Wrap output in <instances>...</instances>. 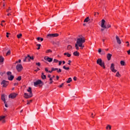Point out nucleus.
<instances>
[{
    "label": "nucleus",
    "mask_w": 130,
    "mask_h": 130,
    "mask_svg": "<svg viewBox=\"0 0 130 130\" xmlns=\"http://www.w3.org/2000/svg\"><path fill=\"white\" fill-rule=\"evenodd\" d=\"M85 41L86 40H85V38L82 36H79V38L77 39L76 44L78 45L79 47H81L82 49H83L84 47V46L83 45V44L85 43Z\"/></svg>",
    "instance_id": "1"
},
{
    "label": "nucleus",
    "mask_w": 130,
    "mask_h": 130,
    "mask_svg": "<svg viewBox=\"0 0 130 130\" xmlns=\"http://www.w3.org/2000/svg\"><path fill=\"white\" fill-rule=\"evenodd\" d=\"M27 92L29 93V94H28L27 93H24V98L26 99H28V98H31L33 96V94L32 93V88L31 87H28V89L27 90Z\"/></svg>",
    "instance_id": "2"
},
{
    "label": "nucleus",
    "mask_w": 130,
    "mask_h": 130,
    "mask_svg": "<svg viewBox=\"0 0 130 130\" xmlns=\"http://www.w3.org/2000/svg\"><path fill=\"white\" fill-rule=\"evenodd\" d=\"M96 63H98V64H99V66H100L104 69H105V66H104V61H102V59L101 58H99L97 60Z\"/></svg>",
    "instance_id": "3"
},
{
    "label": "nucleus",
    "mask_w": 130,
    "mask_h": 130,
    "mask_svg": "<svg viewBox=\"0 0 130 130\" xmlns=\"http://www.w3.org/2000/svg\"><path fill=\"white\" fill-rule=\"evenodd\" d=\"M59 35L58 34H49L47 35V38H48V39H51V38L58 37Z\"/></svg>",
    "instance_id": "4"
},
{
    "label": "nucleus",
    "mask_w": 130,
    "mask_h": 130,
    "mask_svg": "<svg viewBox=\"0 0 130 130\" xmlns=\"http://www.w3.org/2000/svg\"><path fill=\"white\" fill-rule=\"evenodd\" d=\"M101 26L102 28H103L101 29V31H104L105 30V29H107V26H106V25H105V20L104 19L102 20V23H101Z\"/></svg>",
    "instance_id": "5"
},
{
    "label": "nucleus",
    "mask_w": 130,
    "mask_h": 130,
    "mask_svg": "<svg viewBox=\"0 0 130 130\" xmlns=\"http://www.w3.org/2000/svg\"><path fill=\"white\" fill-rule=\"evenodd\" d=\"M7 74L8 80H9V81H13V80H14V77L13 75H12V72H8Z\"/></svg>",
    "instance_id": "6"
},
{
    "label": "nucleus",
    "mask_w": 130,
    "mask_h": 130,
    "mask_svg": "<svg viewBox=\"0 0 130 130\" xmlns=\"http://www.w3.org/2000/svg\"><path fill=\"white\" fill-rule=\"evenodd\" d=\"M16 69L17 72H21V71H22V70H23V67L22 66V64H18L16 66Z\"/></svg>",
    "instance_id": "7"
},
{
    "label": "nucleus",
    "mask_w": 130,
    "mask_h": 130,
    "mask_svg": "<svg viewBox=\"0 0 130 130\" xmlns=\"http://www.w3.org/2000/svg\"><path fill=\"white\" fill-rule=\"evenodd\" d=\"M8 84H9V81H7L5 80H3L1 83V84L3 85V87H4V88H6L7 86H8Z\"/></svg>",
    "instance_id": "8"
},
{
    "label": "nucleus",
    "mask_w": 130,
    "mask_h": 130,
    "mask_svg": "<svg viewBox=\"0 0 130 130\" xmlns=\"http://www.w3.org/2000/svg\"><path fill=\"white\" fill-rule=\"evenodd\" d=\"M18 96V94L16 93H12L9 95V98H11L12 99H14L16 98Z\"/></svg>",
    "instance_id": "9"
},
{
    "label": "nucleus",
    "mask_w": 130,
    "mask_h": 130,
    "mask_svg": "<svg viewBox=\"0 0 130 130\" xmlns=\"http://www.w3.org/2000/svg\"><path fill=\"white\" fill-rule=\"evenodd\" d=\"M114 69H115L114 63H112L111 64V67H110L111 71H112V72H113V73H116V72H117V71Z\"/></svg>",
    "instance_id": "10"
},
{
    "label": "nucleus",
    "mask_w": 130,
    "mask_h": 130,
    "mask_svg": "<svg viewBox=\"0 0 130 130\" xmlns=\"http://www.w3.org/2000/svg\"><path fill=\"white\" fill-rule=\"evenodd\" d=\"M34 86L35 87H37V86H38V85H40V84H42V81L40 80H38L37 81L35 82L34 83Z\"/></svg>",
    "instance_id": "11"
},
{
    "label": "nucleus",
    "mask_w": 130,
    "mask_h": 130,
    "mask_svg": "<svg viewBox=\"0 0 130 130\" xmlns=\"http://www.w3.org/2000/svg\"><path fill=\"white\" fill-rule=\"evenodd\" d=\"M44 59L45 60H47V61H48V62H51V61L53 60L52 58H50L49 57H45Z\"/></svg>",
    "instance_id": "12"
},
{
    "label": "nucleus",
    "mask_w": 130,
    "mask_h": 130,
    "mask_svg": "<svg viewBox=\"0 0 130 130\" xmlns=\"http://www.w3.org/2000/svg\"><path fill=\"white\" fill-rule=\"evenodd\" d=\"M5 118H6V116H0V121H2L3 123H5L6 122V120H5Z\"/></svg>",
    "instance_id": "13"
},
{
    "label": "nucleus",
    "mask_w": 130,
    "mask_h": 130,
    "mask_svg": "<svg viewBox=\"0 0 130 130\" xmlns=\"http://www.w3.org/2000/svg\"><path fill=\"white\" fill-rule=\"evenodd\" d=\"M27 60H28L30 61V55H27V56H25L24 59L23 60V61L25 62V61H27Z\"/></svg>",
    "instance_id": "14"
},
{
    "label": "nucleus",
    "mask_w": 130,
    "mask_h": 130,
    "mask_svg": "<svg viewBox=\"0 0 130 130\" xmlns=\"http://www.w3.org/2000/svg\"><path fill=\"white\" fill-rule=\"evenodd\" d=\"M116 39L118 44H121V41H120V39H119V37H118V36H116Z\"/></svg>",
    "instance_id": "15"
},
{
    "label": "nucleus",
    "mask_w": 130,
    "mask_h": 130,
    "mask_svg": "<svg viewBox=\"0 0 130 130\" xmlns=\"http://www.w3.org/2000/svg\"><path fill=\"white\" fill-rule=\"evenodd\" d=\"M112 56V54H110V53H108L107 55V58L108 60H110L111 59V57Z\"/></svg>",
    "instance_id": "16"
},
{
    "label": "nucleus",
    "mask_w": 130,
    "mask_h": 130,
    "mask_svg": "<svg viewBox=\"0 0 130 130\" xmlns=\"http://www.w3.org/2000/svg\"><path fill=\"white\" fill-rule=\"evenodd\" d=\"M57 70H58V69L57 68H51V71H49L48 73H52V72L54 71H57Z\"/></svg>",
    "instance_id": "17"
},
{
    "label": "nucleus",
    "mask_w": 130,
    "mask_h": 130,
    "mask_svg": "<svg viewBox=\"0 0 130 130\" xmlns=\"http://www.w3.org/2000/svg\"><path fill=\"white\" fill-rule=\"evenodd\" d=\"M1 99H2V100H3V101L4 102V103H6V99L5 98V94L2 95Z\"/></svg>",
    "instance_id": "18"
},
{
    "label": "nucleus",
    "mask_w": 130,
    "mask_h": 130,
    "mask_svg": "<svg viewBox=\"0 0 130 130\" xmlns=\"http://www.w3.org/2000/svg\"><path fill=\"white\" fill-rule=\"evenodd\" d=\"M73 55H74L75 56H79L80 53L78 51H75L73 53Z\"/></svg>",
    "instance_id": "19"
},
{
    "label": "nucleus",
    "mask_w": 130,
    "mask_h": 130,
    "mask_svg": "<svg viewBox=\"0 0 130 130\" xmlns=\"http://www.w3.org/2000/svg\"><path fill=\"white\" fill-rule=\"evenodd\" d=\"M42 79H43V80H45V79H46V75H44V73H42Z\"/></svg>",
    "instance_id": "20"
},
{
    "label": "nucleus",
    "mask_w": 130,
    "mask_h": 130,
    "mask_svg": "<svg viewBox=\"0 0 130 130\" xmlns=\"http://www.w3.org/2000/svg\"><path fill=\"white\" fill-rule=\"evenodd\" d=\"M64 55H67L68 57H71V56H72V55L70 54L69 52L64 53Z\"/></svg>",
    "instance_id": "21"
},
{
    "label": "nucleus",
    "mask_w": 130,
    "mask_h": 130,
    "mask_svg": "<svg viewBox=\"0 0 130 130\" xmlns=\"http://www.w3.org/2000/svg\"><path fill=\"white\" fill-rule=\"evenodd\" d=\"M89 21H90V18H89V17H86L85 19L84 22H86V23L89 22Z\"/></svg>",
    "instance_id": "22"
},
{
    "label": "nucleus",
    "mask_w": 130,
    "mask_h": 130,
    "mask_svg": "<svg viewBox=\"0 0 130 130\" xmlns=\"http://www.w3.org/2000/svg\"><path fill=\"white\" fill-rule=\"evenodd\" d=\"M72 49H73V47H72V46H71V45L68 46V47H67L68 50H72Z\"/></svg>",
    "instance_id": "23"
},
{
    "label": "nucleus",
    "mask_w": 130,
    "mask_h": 130,
    "mask_svg": "<svg viewBox=\"0 0 130 130\" xmlns=\"http://www.w3.org/2000/svg\"><path fill=\"white\" fill-rule=\"evenodd\" d=\"M72 81V78H69L68 79V80L67 81V83L68 84H70V83Z\"/></svg>",
    "instance_id": "24"
},
{
    "label": "nucleus",
    "mask_w": 130,
    "mask_h": 130,
    "mask_svg": "<svg viewBox=\"0 0 130 130\" xmlns=\"http://www.w3.org/2000/svg\"><path fill=\"white\" fill-rule=\"evenodd\" d=\"M5 58L3 56H0V62H4V60Z\"/></svg>",
    "instance_id": "25"
},
{
    "label": "nucleus",
    "mask_w": 130,
    "mask_h": 130,
    "mask_svg": "<svg viewBox=\"0 0 130 130\" xmlns=\"http://www.w3.org/2000/svg\"><path fill=\"white\" fill-rule=\"evenodd\" d=\"M7 50H9V48L8 47H6L4 49L3 53H5L7 51Z\"/></svg>",
    "instance_id": "26"
},
{
    "label": "nucleus",
    "mask_w": 130,
    "mask_h": 130,
    "mask_svg": "<svg viewBox=\"0 0 130 130\" xmlns=\"http://www.w3.org/2000/svg\"><path fill=\"white\" fill-rule=\"evenodd\" d=\"M10 54H11V51L9 50L6 53V56H8V55H10Z\"/></svg>",
    "instance_id": "27"
},
{
    "label": "nucleus",
    "mask_w": 130,
    "mask_h": 130,
    "mask_svg": "<svg viewBox=\"0 0 130 130\" xmlns=\"http://www.w3.org/2000/svg\"><path fill=\"white\" fill-rule=\"evenodd\" d=\"M63 69H64V70H66V71H69V70H70V68L66 67V66H63Z\"/></svg>",
    "instance_id": "28"
},
{
    "label": "nucleus",
    "mask_w": 130,
    "mask_h": 130,
    "mask_svg": "<svg viewBox=\"0 0 130 130\" xmlns=\"http://www.w3.org/2000/svg\"><path fill=\"white\" fill-rule=\"evenodd\" d=\"M16 80L17 81H21V80H22V77L21 76H19L17 79Z\"/></svg>",
    "instance_id": "29"
},
{
    "label": "nucleus",
    "mask_w": 130,
    "mask_h": 130,
    "mask_svg": "<svg viewBox=\"0 0 130 130\" xmlns=\"http://www.w3.org/2000/svg\"><path fill=\"white\" fill-rule=\"evenodd\" d=\"M75 47L77 50H79V45H78V44H75Z\"/></svg>",
    "instance_id": "30"
},
{
    "label": "nucleus",
    "mask_w": 130,
    "mask_h": 130,
    "mask_svg": "<svg viewBox=\"0 0 130 130\" xmlns=\"http://www.w3.org/2000/svg\"><path fill=\"white\" fill-rule=\"evenodd\" d=\"M37 46H38L37 49H38V50H39V49H40V46H41V44H37Z\"/></svg>",
    "instance_id": "31"
},
{
    "label": "nucleus",
    "mask_w": 130,
    "mask_h": 130,
    "mask_svg": "<svg viewBox=\"0 0 130 130\" xmlns=\"http://www.w3.org/2000/svg\"><path fill=\"white\" fill-rule=\"evenodd\" d=\"M125 63V62H124V61H120V64H121V66H124Z\"/></svg>",
    "instance_id": "32"
},
{
    "label": "nucleus",
    "mask_w": 130,
    "mask_h": 130,
    "mask_svg": "<svg viewBox=\"0 0 130 130\" xmlns=\"http://www.w3.org/2000/svg\"><path fill=\"white\" fill-rule=\"evenodd\" d=\"M21 36H22V34H19L17 35V38L20 39L21 38Z\"/></svg>",
    "instance_id": "33"
},
{
    "label": "nucleus",
    "mask_w": 130,
    "mask_h": 130,
    "mask_svg": "<svg viewBox=\"0 0 130 130\" xmlns=\"http://www.w3.org/2000/svg\"><path fill=\"white\" fill-rule=\"evenodd\" d=\"M106 128L107 129H108V128H109V129H111V126H110V125H108L106 127Z\"/></svg>",
    "instance_id": "34"
},
{
    "label": "nucleus",
    "mask_w": 130,
    "mask_h": 130,
    "mask_svg": "<svg viewBox=\"0 0 130 130\" xmlns=\"http://www.w3.org/2000/svg\"><path fill=\"white\" fill-rule=\"evenodd\" d=\"M116 77H120V74H119V72H117L116 74Z\"/></svg>",
    "instance_id": "35"
},
{
    "label": "nucleus",
    "mask_w": 130,
    "mask_h": 130,
    "mask_svg": "<svg viewBox=\"0 0 130 130\" xmlns=\"http://www.w3.org/2000/svg\"><path fill=\"white\" fill-rule=\"evenodd\" d=\"M46 53H49V52H52V51L50 49H49V50H47L46 51Z\"/></svg>",
    "instance_id": "36"
},
{
    "label": "nucleus",
    "mask_w": 130,
    "mask_h": 130,
    "mask_svg": "<svg viewBox=\"0 0 130 130\" xmlns=\"http://www.w3.org/2000/svg\"><path fill=\"white\" fill-rule=\"evenodd\" d=\"M101 55H105V52L104 51H102V53H101Z\"/></svg>",
    "instance_id": "37"
},
{
    "label": "nucleus",
    "mask_w": 130,
    "mask_h": 130,
    "mask_svg": "<svg viewBox=\"0 0 130 130\" xmlns=\"http://www.w3.org/2000/svg\"><path fill=\"white\" fill-rule=\"evenodd\" d=\"M98 52L101 54V52H102V50L101 49H99Z\"/></svg>",
    "instance_id": "38"
},
{
    "label": "nucleus",
    "mask_w": 130,
    "mask_h": 130,
    "mask_svg": "<svg viewBox=\"0 0 130 130\" xmlns=\"http://www.w3.org/2000/svg\"><path fill=\"white\" fill-rule=\"evenodd\" d=\"M36 64L37 65V66H38V67H40V66H41V64H40V62H36Z\"/></svg>",
    "instance_id": "39"
},
{
    "label": "nucleus",
    "mask_w": 130,
    "mask_h": 130,
    "mask_svg": "<svg viewBox=\"0 0 130 130\" xmlns=\"http://www.w3.org/2000/svg\"><path fill=\"white\" fill-rule=\"evenodd\" d=\"M57 73H61V69H59V70H57Z\"/></svg>",
    "instance_id": "40"
},
{
    "label": "nucleus",
    "mask_w": 130,
    "mask_h": 130,
    "mask_svg": "<svg viewBox=\"0 0 130 130\" xmlns=\"http://www.w3.org/2000/svg\"><path fill=\"white\" fill-rule=\"evenodd\" d=\"M31 59L32 60H33V59H34V57L33 56H29V60Z\"/></svg>",
    "instance_id": "41"
},
{
    "label": "nucleus",
    "mask_w": 130,
    "mask_h": 130,
    "mask_svg": "<svg viewBox=\"0 0 130 130\" xmlns=\"http://www.w3.org/2000/svg\"><path fill=\"white\" fill-rule=\"evenodd\" d=\"M54 62H58V60H57L56 59H54Z\"/></svg>",
    "instance_id": "42"
},
{
    "label": "nucleus",
    "mask_w": 130,
    "mask_h": 130,
    "mask_svg": "<svg viewBox=\"0 0 130 130\" xmlns=\"http://www.w3.org/2000/svg\"><path fill=\"white\" fill-rule=\"evenodd\" d=\"M107 28H110V27H111V25L110 24H108L107 25H106Z\"/></svg>",
    "instance_id": "43"
},
{
    "label": "nucleus",
    "mask_w": 130,
    "mask_h": 130,
    "mask_svg": "<svg viewBox=\"0 0 130 130\" xmlns=\"http://www.w3.org/2000/svg\"><path fill=\"white\" fill-rule=\"evenodd\" d=\"M68 61H69V63H68V64H69V66H71V62H72V61L71 60H69Z\"/></svg>",
    "instance_id": "44"
},
{
    "label": "nucleus",
    "mask_w": 130,
    "mask_h": 130,
    "mask_svg": "<svg viewBox=\"0 0 130 130\" xmlns=\"http://www.w3.org/2000/svg\"><path fill=\"white\" fill-rule=\"evenodd\" d=\"M31 102H32V100H30L29 101H27V104L28 105V104H29L30 103H31Z\"/></svg>",
    "instance_id": "45"
},
{
    "label": "nucleus",
    "mask_w": 130,
    "mask_h": 130,
    "mask_svg": "<svg viewBox=\"0 0 130 130\" xmlns=\"http://www.w3.org/2000/svg\"><path fill=\"white\" fill-rule=\"evenodd\" d=\"M9 34H10V33H9V32L6 33V37H7V38H9Z\"/></svg>",
    "instance_id": "46"
},
{
    "label": "nucleus",
    "mask_w": 130,
    "mask_h": 130,
    "mask_svg": "<svg viewBox=\"0 0 130 130\" xmlns=\"http://www.w3.org/2000/svg\"><path fill=\"white\" fill-rule=\"evenodd\" d=\"M63 84H64V83H61V85H60L59 86V88H61V87H62V86H63Z\"/></svg>",
    "instance_id": "47"
},
{
    "label": "nucleus",
    "mask_w": 130,
    "mask_h": 130,
    "mask_svg": "<svg viewBox=\"0 0 130 130\" xmlns=\"http://www.w3.org/2000/svg\"><path fill=\"white\" fill-rule=\"evenodd\" d=\"M5 105V107H7L8 108V105L7 104V103L5 102V103H4Z\"/></svg>",
    "instance_id": "48"
},
{
    "label": "nucleus",
    "mask_w": 130,
    "mask_h": 130,
    "mask_svg": "<svg viewBox=\"0 0 130 130\" xmlns=\"http://www.w3.org/2000/svg\"><path fill=\"white\" fill-rule=\"evenodd\" d=\"M10 11H11V9H10V8H9V9L6 11V12H7V13H9V12H10Z\"/></svg>",
    "instance_id": "49"
},
{
    "label": "nucleus",
    "mask_w": 130,
    "mask_h": 130,
    "mask_svg": "<svg viewBox=\"0 0 130 130\" xmlns=\"http://www.w3.org/2000/svg\"><path fill=\"white\" fill-rule=\"evenodd\" d=\"M45 72H47V73L48 72H49V71H48V69H47V68H45Z\"/></svg>",
    "instance_id": "50"
},
{
    "label": "nucleus",
    "mask_w": 130,
    "mask_h": 130,
    "mask_svg": "<svg viewBox=\"0 0 130 130\" xmlns=\"http://www.w3.org/2000/svg\"><path fill=\"white\" fill-rule=\"evenodd\" d=\"M18 62H21V59H19L18 61H16L15 63H18Z\"/></svg>",
    "instance_id": "51"
},
{
    "label": "nucleus",
    "mask_w": 130,
    "mask_h": 130,
    "mask_svg": "<svg viewBox=\"0 0 130 130\" xmlns=\"http://www.w3.org/2000/svg\"><path fill=\"white\" fill-rule=\"evenodd\" d=\"M62 63V62L61 61H59V66H60Z\"/></svg>",
    "instance_id": "52"
},
{
    "label": "nucleus",
    "mask_w": 130,
    "mask_h": 130,
    "mask_svg": "<svg viewBox=\"0 0 130 130\" xmlns=\"http://www.w3.org/2000/svg\"><path fill=\"white\" fill-rule=\"evenodd\" d=\"M41 38H40V37H38L37 38V40H38V41H39V40H40Z\"/></svg>",
    "instance_id": "53"
},
{
    "label": "nucleus",
    "mask_w": 130,
    "mask_h": 130,
    "mask_svg": "<svg viewBox=\"0 0 130 130\" xmlns=\"http://www.w3.org/2000/svg\"><path fill=\"white\" fill-rule=\"evenodd\" d=\"M127 52L128 55H129V54H130V50H128L127 51Z\"/></svg>",
    "instance_id": "54"
},
{
    "label": "nucleus",
    "mask_w": 130,
    "mask_h": 130,
    "mask_svg": "<svg viewBox=\"0 0 130 130\" xmlns=\"http://www.w3.org/2000/svg\"><path fill=\"white\" fill-rule=\"evenodd\" d=\"M73 80H74L75 81H77V77H74Z\"/></svg>",
    "instance_id": "55"
},
{
    "label": "nucleus",
    "mask_w": 130,
    "mask_h": 130,
    "mask_svg": "<svg viewBox=\"0 0 130 130\" xmlns=\"http://www.w3.org/2000/svg\"><path fill=\"white\" fill-rule=\"evenodd\" d=\"M56 79H57V80H58V79H59V77L58 76H56Z\"/></svg>",
    "instance_id": "56"
},
{
    "label": "nucleus",
    "mask_w": 130,
    "mask_h": 130,
    "mask_svg": "<svg viewBox=\"0 0 130 130\" xmlns=\"http://www.w3.org/2000/svg\"><path fill=\"white\" fill-rule=\"evenodd\" d=\"M52 83H53V81H51L49 82V84H52Z\"/></svg>",
    "instance_id": "57"
},
{
    "label": "nucleus",
    "mask_w": 130,
    "mask_h": 130,
    "mask_svg": "<svg viewBox=\"0 0 130 130\" xmlns=\"http://www.w3.org/2000/svg\"><path fill=\"white\" fill-rule=\"evenodd\" d=\"M50 77H51V75H48V78H51Z\"/></svg>",
    "instance_id": "58"
},
{
    "label": "nucleus",
    "mask_w": 130,
    "mask_h": 130,
    "mask_svg": "<svg viewBox=\"0 0 130 130\" xmlns=\"http://www.w3.org/2000/svg\"><path fill=\"white\" fill-rule=\"evenodd\" d=\"M11 15H12L11 13H8L7 16H11Z\"/></svg>",
    "instance_id": "59"
},
{
    "label": "nucleus",
    "mask_w": 130,
    "mask_h": 130,
    "mask_svg": "<svg viewBox=\"0 0 130 130\" xmlns=\"http://www.w3.org/2000/svg\"><path fill=\"white\" fill-rule=\"evenodd\" d=\"M40 40H41V41H43V38H41Z\"/></svg>",
    "instance_id": "60"
},
{
    "label": "nucleus",
    "mask_w": 130,
    "mask_h": 130,
    "mask_svg": "<svg viewBox=\"0 0 130 130\" xmlns=\"http://www.w3.org/2000/svg\"><path fill=\"white\" fill-rule=\"evenodd\" d=\"M17 85H18V83H14V86H17Z\"/></svg>",
    "instance_id": "61"
},
{
    "label": "nucleus",
    "mask_w": 130,
    "mask_h": 130,
    "mask_svg": "<svg viewBox=\"0 0 130 130\" xmlns=\"http://www.w3.org/2000/svg\"><path fill=\"white\" fill-rule=\"evenodd\" d=\"M62 63H63V64H64V63H66V61H62Z\"/></svg>",
    "instance_id": "62"
},
{
    "label": "nucleus",
    "mask_w": 130,
    "mask_h": 130,
    "mask_svg": "<svg viewBox=\"0 0 130 130\" xmlns=\"http://www.w3.org/2000/svg\"><path fill=\"white\" fill-rule=\"evenodd\" d=\"M50 81H52V77H51V78H50Z\"/></svg>",
    "instance_id": "63"
},
{
    "label": "nucleus",
    "mask_w": 130,
    "mask_h": 130,
    "mask_svg": "<svg viewBox=\"0 0 130 130\" xmlns=\"http://www.w3.org/2000/svg\"><path fill=\"white\" fill-rule=\"evenodd\" d=\"M55 76H53L52 77V79H53V78H55Z\"/></svg>",
    "instance_id": "64"
}]
</instances>
